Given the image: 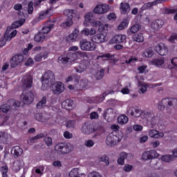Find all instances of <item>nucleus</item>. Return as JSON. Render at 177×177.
<instances>
[{
  "mask_svg": "<svg viewBox=\"0 0 177 177\" xmlns=\"http://www.w3.org/2000/svg\"><path fill=\"white\" fill-rule=\"evenodd\" d=\"M128 24H129V18H124L122 22L118 26V30H124V28H127L128 27Z\"/></svg>",
  "mask_w": 177,
  "mask_h": 177,
  "instance_id": "obj_41",
  "label": "nucleus"
},
{
  "mask_svg": "<svg viewBox=\"0 0 177 177\" xmlns=\"http://www.w3.org/2000/svg\"><path fill=\"white\" fill-rule=\"evenodd\" d=\"M169 42H171V44L177 42V34L172 35L169 39Z\"/></svg>",
  "mask_w": 177,
  "mask_h": 177,
  "instance_id": "obj_62",
  "label": "nucleus"
},
{
  "mask_svg": "<svg viewBox=\"0 0 177 177\" xmlns=\"http://www.w3.org/2000/svg\"><path fill=\"white\" fill-rule=\"evenodd\" d=\"M23 60H24V57L22 55H16L14 56L10 61V66L12 68L17 67V66H19V64H20Z\"/></svg>",
  "mask_w": 177,
  "mask_h": 177,
  "instance_id": "obj_16",
  "label": "nucleus"
},
{
  "mask_svg": "<svg viewBox=\"0 0 177 177\" xmlns=\"http://www.w3.org/2000/svg\"><path fill=\"white\" fill-rule=\"evenodd\" d=\"M160 154L156 150L146 151L142 153V158L144 161H149V160H153L157 158Z\"/></svg>",
  "mask_w": 177,
  "mask_h": 177,
  "instance_id": "obj_13",
  "label": "nucleus"
},
{
  "mask_svg": "<svg viewBox=\"0 0 177 177\" xmlns=\"http://www.w3.org/2000/svg\"><path fill=\"white\" fill-rule=\"evenodd\" d=\"M122 139V136H117L113 133H110L106 138V145L108 146H115L117 143H120Z\"/></svg>",
  "mask_w": 177,
  "mask_h": 177,
  "instance_id": "obj_12",
  "label": "nucleus"
},
{
  "mask_svg": "<svg viewBox=\"0 0 177 177\" xmlns=\"http://www.w3.org/2000/svg\"><path fill=\"white\" fill-rule=\"evenodd\" d=\"M150 64L152 66H156V67H161L164 64V59H156L150 62Z\"/></svg>",
  "mask_w": 177,
  "mask_h": 177,
  "instance_id": "obj_42",
  "label": "nucleus"
},
{
  "mask_svg": "<svg viewBox=\"0 0 177 177\" xmlns=\"http://www.w3.org/2000/svg\"><path fill=\"white\" fill-rule=\"evenodd\" d=\"M100 161L102 162H105L106 165H109V158L106 156H102L100 158Z\"/></svg>",
  "mask_w": 177,
  "mask_h": 177,
  "instance_id": "obj_61",
  "label": "nucleus"
},
{
  "mask_svg": "<svg viewBox=\"0 0 177 177\" xmlns=\"http://www.w3.org/2000/svg\"><path fill=\"white\" fill-rule=\"evenodd\" d=\"M49 23L50 22H47V26H44L40 32L41 33L44 34V35H46V38H48V33L52 30V28L53 27V24Z\"/></svg>",
  "mask_w": 177,
  "mask_h": 177,
  "instance_id": "obj_31",
  "label": "nucleus"
},
{
  "mask_svg": "<svg viewBox=\"0 0 177 177\" xmlns=\"http://www.w3.org/2000/svg\"><path fill=\"white\" fill-rule=\"evenodd\" d=\"M64 14L67 16L69 19L66 20V22L61 24V27L62 28H67V27H71V26H73V17L80 19V14L73 10H66L64 12Z\"/></svg>",
  "mask_w": 177,
  "mask_h": 177,
  "instance_id": "obj_7",
  "label": "nucleus"
},
{
  "mask_svg": "<svg viewBox=\"0 0 177 177\" xmlns=\"http://www.w3.org/2000/svg\"><path fill=\"white\" fill-rule=\"evenodd\" d=\"M149 136L150 138H153L154 139H160V138L164 137V133L159 132L157 130H150Z\"/></svg>",
  "mask_w": 177,
  "mask_h": 177,
  "instance_id": "obj_30",
  "label": "nucleus"
},
{
  "mask_svg": "<svg viewBox=\"0 0 177 177\" xmlns=\"http://www.w3.org/2000/svg\"><path fill=\"white\" fill-rule=\"evenodd\" d=\"M104 76V69H100L95 75L97 80H102Z\"/></svg>",
  "mask_w": 177,
  "mask_h": 177,
  "instance_id": "obj_53",
  "label": "nucleus"
},
{
  "mask_svg": "<svg viewBox=\"0 0 177 177\" xmlns=\"http://www.w3.org/2000/svg\"><path fill=\"white\" fill-rule=\"evenodd\" d=\"M138 62V58L136 57H131L129 60L125 61L126 64H133Z\"/></svg>",
  "mask_w": 177,
  "mask_h": 177,
  "instance_id": "obj_55",
  "label": "nucleus"
},
{
  "mask_svg": "<svg viewBox=\"0 0 177 177\" xmlns=\"http://www.w3.org/2000/svg\"><path fill=\"white\" fill-rule=\"evenodd\" d=\"M118 122L119 124H121L122 125L124 124H127L128 122V117L125 115H122L118 117Z\"/></svg>",
  "mask_w": 177,
  "mask_h": 177,
  "instance_id": "obj_49",
  "label": "nucleus"
},
{
  "mask_svg": "<svg viewBox=\"0 0 177 177\" xmlns=\"http://www.w3.org/2000/svg\"><path fill=\"white\" fill-rule=\"evenodd\" d=\"M127 113L132 117H140L142 120H147V121H150V118H151V114L149 113V112L141 111L139 109H135L133 107H129Z\"/></svg>",
  "mask_w": 177,
  "mask_h": 177,
  "instance_id": "obj_6",
  "label": "nucleus"
},
{
  "mask_svg": "<svg viewBox=\"0 0 177 177\" xmlns=\"http://www.w3.org/2000/svg\"><path fill=\"white\" fill-rule=\"evenodd\" d=\"M133 41H135L136 42H143V41H145L143 34L139 33L134 35L133 36Z\"/></svg>",
  "mask_w": 177,
  "mask_h": 177,
  "instance_id": "obj_44",
  "label": "nucleus"
},
{
  "mask_svg": "<svg viewBox=\"0 0 177 177\" xmlns=\"http://www.w3.org/2000/svg\"><path fill=\"white\" fill-rule=\"evenodd\" d=\"M127 41V36L124 35H116L109 41V44H122Z\"/></svg>",
  "mask_w": 177,
  "mask_h": 177,
  "instance_id": "obj_18",
  "label": "nucleus"
},
{
  "mask_svg": "<svg viewBox=\"0 0 177 177\" xmlns=\"http://www.w3.org/2000/svg\"><path fill=\"white\" fill-rule=\"evenodd\" d=\"M55 150L57 154H67L73 150V148L71 145L58 144L55 146Z\"/></svg>",
  "mask_w": 177,
  "mask_h": 177,
  "instance_id": "obj_10",
  "label": "nucleus"
},
{
  "mask_svg": "<svg viewBox=\"0 0 177 177\" xmlns=\"http://www.w3.org/2000/svg\"><path fill=\"white\" fill-rule=\"evenodd\" d=\"M138 86L141 93H146L147 92L148 85L143 82H138Z\"/></svg>",
  "mask_w": 177,
  "mask_h": 177,
  "instance_id": "obj_43",
  "label": "nucleus"
},
{
  "mask_svg": "<svg viewBox=\"0 0 177 177\" xmlns=\"http://www.w3.org/2000/svg\"><path fill=\"white\" fill-rule=\"evenodd\" d=\"M96 29L95 28H91V29L88 28H84L81 30V35H85L86 37H92L91 41L94 44H103L107 41L106 35L104 33H98L96 35Z\"/></svg>",
  "mask_w": 177,
  "mask_h": 177,
  "instance_id": "obj_2",
  "label": "nucleus"
},
{
  "mask_svg": "<svg viewBox=\"0 0 177 177\" xmlns=\"http://www.w3.org/2000/svg\"><path fill=\"white\" fill-rule=\"evenodd\" d=\"M11 153H12L15 157H19V156L23 154V149L19 146H15L12 148Z\"/></svg>",
  "mask_w": 177,
  "mask_h": 177,
  "instance_id": "obj_32",
  "label": "nucleus"
},
{
  "mask_svg": "<svg viewBox=\"0 0 177 177\" xmlns=\"http://www.w3.org/2000/svg\"><path fill=\"white\" fill-rule=\"evenodd\" d=\"M24 23H26V19H19L17 21H15L11 26H10L12 29L13 28H19V27H21V26H23V24H24Z\"/></svg>",
  "mask_w": 177,
  "mask_h": 177,
  "instance_id": "obj_39",
  "label": "nucleus"
},
{
  "mask_svg": "<svg viewBox=\"0 0 177 177\" xmlns=\"http://www.w3.org/2000/svg\"><path fill=\"white\" fill-rule=\"evenodd\" d=\"M84 145L86 146V147H93V146L95 145V142L92 140H88L85 141Z\"/></svg>",
  "mask_w": 177,
  "mask_h": 177,
  "instance_id": "obj_59",
  "label": "nucleus"
},
{
  "mask_svg": "<svg viewBox=\"0 0 177 177\" xmlns=\"http://www.w3.org/2000/svg\"><path fill=\"white\" fill-rule=\"evenodd\" d=\"M80 48L81 50L93 52L96 49V44L92 41H90L86 39H83L80 41Z\"/></svg>",
  "mask_w": 177,
  "mask_h": 177,
  "instance_id": "obj_8",
  "label": "nucleus"
},
{
  "mask_svg": "<svg viewBox=\"0 0 177 177\" xmlns=\"http://www.w3.org/2000/svg\"><path fill=\"white\" fill-rule=\"evenodd\" d=\"M164 26V21L161 19H158L156 21H153L151 24V27L153 30H160Z\"/></svg>",
  "mask_w": 177,
  "mask_h": 177,
  "instance_id": "obj_28",
  "label": "nucleus"
},
{
  "mask_svg": "<svg viewBox=\"0 0 177 177\" xmlns=\"http://www.w3.org/2000/svg\"><path fill=\"white\" fill-rule=\"evenodd\" d=\"M92 17H93V12H87L84 15V26L88 27L89 24L92 27H98V31L100 32H103V31H109V28H111V26L109 24H103L100 21H92Z\"/></svg>",
  "mask_w": 177,
  "mask_h": 177,
  "instance_id": "obj_3",
  "label": "nucleus"
},
{
  "mask_svg": "<svg viewBox=\"0 0 177 177\" xmlns=\"http://www.w3.org/2000/svg\"><path fill=\"white\" fill-rule=\"evenodd\" d=\"M34 3L30 1L28 5V15H32L34 12Z\"/></svg>",
  "mask_w": 177,
  "mask_h": 177,
  "instance_id": "obj_54",
  "label": "nucleus"
},
{
  "mask_svg": "<svg viewBox=\"0 0 177 177\" xmlns=\"http://www.w3.org/2000/svg\"><path fill=\"white\" fill-rule=\"evenodd\" d=\"M95 131L96 130L92 127V125L88 124L87 123L84 124L82 127V132L85 135L93 133V132H95Z\"/></svg>",
  "mask_w": 177,
  "mask_h": 177,
  "instance_id": "obj_22",
  "label": "nucleus"
},
{
  "mask_svg": "<svg viewBox=\"0 0 177 177\" xmlns=\"http://www.w3.org/2000/svg\"><path fill=\"white\" fill-rule=\"evenodd\" d=\"M10 104V105H9ZM12 106H15V107H19L20 106V102L15 100H10L8 102V104H3L0 106V113L2 111L3 113H8Z\"/></svg>",
  "mask_w": 177,
  "mask_h": 177,
  "instance_id": "obj_11",
  "label": "nucleus"
},
{
  "mask_svg": "<svg viewBox=\"0 0 177 177\" xmlns=\"http://www.w3.org/2000/svg\"><path fill=\"white\" fill-rule=\"evenodd\" d=\"M62 109L65 110H73L74 109V101L72 100H66L62 103Z\"/></svg>",
  "mask_w": 177,
  "mask_h": 177,
  "instance_id": "obj_25",
  "label": "nucleus"
},
{
  "mask_svg": "<svg viewBox=\"0 0 177 177\" xmlns=\"http://www.w3.org/2000/svg\"><path fill=\"white\" fill-rule=\"evenodd\" d=\"M51 91H53V93L55 95H60L62 92H64V84L62 82H57L53 86L51 85L50 87Z\"/></svg>",
  "mask_w": 177,
  "mask_h": 177,
  "instance_id": "obj_14",
  "label": "nucleus"
},
{
  "mask_svg": "<svg viewBox=\"0 0 177 177\" xmlns=\"http://www.w3.org/2000/svg\"><path fill=\"white\" fill-rule=\"evenodd\" d=\"M161 160L164 161V162H171L174 161V156L171 155H164L161 157Z\"/></svg>",
  "mask_w": 177,
  "mask_h": 177,
  "instance_id": "obj_51",
  "label": "nucleus"
},
{
  "mask_svg": "<svg viewBox=\"0 0 177 177\" xmlns=\"http://www.w3.org/2000/svg\"><path fill=\"white\" fill-rule=\"evenodd\" d=\"M46 35H44L43 33H41V32H39L38 33V35H36L35 36V41L36 42H44V41H45V39H46Z\"/></svg>",
  "mask_w": 177,
  "mask_h": 177,
  "instance_id": "obj_40",
  "label": "nucleus"
},
{
  "mask_svg": "<svg viewBox=\"0 0 177 177\" xmlns=\"http://www.w3.org/2000/svg\"><path fill=\"white\" fill-rule=\"evenodd\" d=\"M76 84L77 85V88L82 89L88 86V80L86 79L82 80L80 81L77 80Z\"/></svg>",
  "mask_w": 177,
  "mask_h": 177,
  "instance_id": "obj_36",
  "label": "nucleus"
},
{
  "mask_svg": "<svg viewBox=\"0 0 177 177\" xmlns=\"http://www.w3.org/2000/svg\"><path fill=\"white\" fill-rule=\"evenodd\" d=\"M46 105V97L43 96L41 100L37 104V109H43Z\"/></svg>",
  "mask_w": 177,
  "mask_h": 177,
  "instance_id": "obj_48",
  "label": "nucleus"
},
{
  "mask_svg": "<svg viewBox=\"0 0 177 177\" xmlns=\"http://www.w3.org/2000/svg\"><path fill=\"white\" fill-rule=\"evenodd\" d=\"M165 106H177L176 98H165L158 103V108L159 110H162Z\"/></svg>",
  "mask_w": 177,
  "mask_h": 177,
  "instance_id": "obj_9",
  "label": "nucleus"
},
{
  "mask_svg": "<svg viewBox=\"0 0 177 177\" xmlns=\"http://www.w3.org/2000/svg\"><path fill=\"white\" fill-rule=\"evenodd\" d=\"M13 167L15 171H20V169L24 167V162L21 160H16L14 162Z\"/></svg>",
  "mask_w": 177,
  "mask_h": 177,
  "instance_id": "obj_37",
  "label": "nucleus"
},
{
  "mask_svg": "<svg viewBox=\"0 0 177 177\" xmlns=\"http://www.w3.org/2000/svg\"><path fill=\"white\" fill-rule=\"evenodd\" d=\"M111 93H113V91H105L101 97H93L90 103H100V102H103L104 100V97H106L107 95H110Z\"/></svg>",
  "mask_w": 177,
  "mask_h": 177,
  "instance_id": "obj_23",
  "label": "nucleus"
},
{
  "mask_svg": "<svg viewBox=\"0 0 177 177\" xmlns=\"http://www.w3.org/2000/svg\"><path fill=\"white\" fill-rule=\"evenodd\" d=\"M78 56L80 57H86L88 54L82 51H77L75 53H69L67 55H62L59 57L58 60L59 62H61L62 64H68L77 60Z\"/></svg>",
  "mask_w": 177,
  "mask_h": 177,
  "instance_id": "obj_4",
  "label": "nucleus"
},
{
  "mask_svg": "<svg viewBox=\"0 0 177 177\" xmlns=\"http://www.w3.org/2000/svg\"><path fill=\"white\" fill-rule=\"evenodd\" d=\"M153 55L154 52L153 51V49L151 48H149L145 50L142 54V56L143 57H153Z\"/></svg>",
  "mask_w": 177,
  "mask_h": 177,
  "instance_id": "obj_46",
  "label": "nucleus"
},
{
  "mask_svg": "<svg viewBox=\"0 0 177 177\" xmlns=\"http://www.w3.org/2000/svg\"><path fill=\"white\" fill-rule=\"evenodd\" d=\"M147 68V66L144 65L138 67V70L140 74H143V73H146Z\"/></svg>",
  "mask_w": 177,
  "mask_h": 177,
  "instance_id": "obj_63",
  "label": "nucleus"
},
{
  "mask_svg": "<svg viewBox=\"0 0 177 177\" xmlns=\"http://www.w3.org/2000/svg\"><path fill=\"white\" fill-rule=\"evenodd\" d=\"M110 57H111V55L107 53V54H101L100 56H98L97 57V60L98 62H102V60H103V62L106 61V60H109L110 59Z\"/></svg>",
  "mask_w": 177,
  "mask_h": 177,
  "instance_id": "obj_47",
  "label": "nucleus"
},
{
  "mask_svg": "<svg viewBox=\"0 0 177 177\" xmlns=\"http://www.w3.org/2000/svg\"><path fill=\"white\" fill-rule=\"evenodd\" d=\"M78 34H80V30L78 29H75L73 32L66 37V41H72L73 42L77 41Z\"/></svg>",
  "mask_w": 177,
  "mask_h": 177,
  "instance_id": "obj_27",
  "label": "nucleus"
},
{
  "mask_svg": "<svg viewBox=\"0 0 177 177\" xmlns=\"http://www.w3.org/2000/svg\"><path fill=\"white\" fill-rule=\"evenodd\" d=\"M7 138H9V134L3 131H0V140H5Z\"/></svg>",
  "mask_w": 177,
  "mask_h": 177,
  "instance_id": "obj_57",
  "label": "nucleus"
},
{
  "mask_svg": "<svg viewBox=\"0 0 177 177\" xmlns=\"http://www.w3.org/2000/svg\"><path fill=\"white\" fill-rule=\"evenodd\" d=\"M88 177H102V175L97 171H92L88 174Z\"/></svg>",
  "mask_w": 177,
  "mask_h": 177,
  "instance_id": "obj_60",
  "label": "nucleus"
},
{
  "mask_svg": "<svg viewBox=\"0 0 177 177\" xmlns=\"http://www.w3.org/2000/svg\"><path fill=\"white\" fill-rule=\"evenodd\" d=\"M133 129L136 131V132H140V131H143V126L140 124H135L133 126Z\"/></svg>",
  "mask_w": 177,
  "mask_h": 177,
  "instance_id": "obj_56",
  "label": "nucleus"
},
{
  "mask_svg": "<svg viewBox=\"0 0 177 177\" xmlns=\"http://www.w3.org/2000/svg\"><path fill=\"white\" fill-rule=\"evenodd\" d=\"M48 51L44 52V53H41L40 54H37L35 57V60L36 62H41V60H42V59H48Z\"/></svg>",
  "mask_w": 177,
  "mask_h": 177,
  "instance_id": "obj_38",
  "label": "nucleus"
},
{
  "mask_svg": "<svg viewBox=\"0 0 177 177\" xmlns=\"http://www.w3.org/2000/svg\"><path fill=\"white\" fill-rule=\"evenodd\" d=\"M71 81H74V82H77V81H80V76L71 75V76H68L66 78V82H71Z\"/></svg>",
  "mask_w": 177,
  "mask_h": 177,
  "instance_id": "obj_50",
  "label": "nucleus"
},
{
  "mask_svg": "<svg viewBox=\"0 0 177 177\" xmlns=\"http://www.w3.org/2000/svg\"><path fill=\"white\" fill-rule=\"evenodd\" d=\"M86 62H83L80 64V66L76 68V73H84L87 68Z\"/></svg>",
  "mask_w": 177,
  "mask_h": 177,
  "instance_id": "obj_45",
  "label": "nucleus"
},
{
  "mask_svg": "<svg viewBox=\"0 0 177 177\" xmlns=\"http://www.w3.org/2000/svg\"><path fill=\"white\" fill-rule=\"evenodd\" d=\"M90 118L91 120H97L99 118V113L97 112H92L90 114Z\"/></svg>",
  "mask_w": 177,
  "mask_h": 177,
  "instance_id": "obj_58",
  "label": "nucleus"
},
{
  "mask_svg": "<svg viewBox=\"0 0 177 177\" xmlns=\"http://www.w3.org/2000/svg\"><path fill=\"white\" fill-rule=\"evenodd\" d=\"M110 7L107 4H99L93 10V13L95 15H104L107 13Z\"/></svg>",
  "mask_w": 177,
  "mask_h": 177,
  "instance_id": "obj_15",
  "label": "nucleus"
},
{
  "mask_svg": "<svg viewBox=\"0 0 177 177\" xmlns=\"http://www.w3.org/2000/svg\"><path fill=\"white\" fill-rule=\"evenodd\" d=\"M120 10L122 15H128V13L131 12V7L129 6V3L122 2L120 3Z\"/></svg>",
  "mask_w": 177,
  "mask_h": 177,
  "instance_id": "obj_24",
  "label": "nucleus"
},
{
  "mask_svg": "<svg viewBox=\"0 0 177 177\" xmlns=\"http://www.w3.org/2000/svg\"><path fill=\"white\" fill-rule=\"evenodd\" d=\"M114 117H115V113H114L113 109H108L104 113V118L107 122H113L114 121Z\"/></svg>",
  "mask_w": 177,
  "mask_h": 177,
  "instance_id": "obj_19",
  "label": "nucleus"
},
{
  "mask_svg": "<svg viewBox=\"0 0 177 177\" xmlns=\"http://www.w3.org/2000/svg\"><path fill=\"white\" fill-rule=\"evenodd\" d=\"M55 82V74L50 71H47L41 77V90L46 91Z\"/></svg>",
  "mask_w": 177,
  "mask_h": 177,
  "instance_id": "obj_5",
  "label": "nucleus"
},
{
  "mask_svg": "<svg viewBox=\"0 0 177 177\" xmlns=\"http://www.w3.org/2000/svg\"><path fill=\"white\" fill-rule=\"evenodd\" d=\"M69 177H81V176H85L84 174H80V170L77 168L73 169L68 174Z\"/></svg>",
  "mask_w": 177,
  "mask_h": 177,
  "instance_id": "obj_34",
  "label": "nucleus"
},
{
  "mask_svg": "<svg viewBox=\"0 0 177 177\" xmlns=\"http://www.w3.org/2000/svg\"><path fill=\"white\" fill-rule=\"evenodd\" d=\"M0 171L2 174V177H8V166L5 165L4 166H2L0 169Z\"/></svg>",
  "mask_w": 177,
  "mask_h": 177,
  "instance_id": "obj_52",
  "label": "nucleus"
},
{
  "mask_svg": "<svg viewBox=\"0 0 177 177\" xmlns=\"http://www.w3.org/2000/svg\"><path fill=\"white\" fill-rule=\"evenodd\" d=\"M10 30H12L10 26H8L7 28V30L6 31L5 33V38L6 39H8V41H11L12 38H15V37H16V35H17V30H15L12 32H10ZM10 32V34L9 35H8V34H9Z\"/></svg>",
  "mask_w": 177,
  "mask_h": 177,
  "instance_id": "obj_26",
  "label": "nucleus"
},
{
  "mask_svg": "<svg viewBox=\"0 0 177 177\" xmlns=\"http://www.w3.org/2000/svg\"><path fill=\"white\" fill-rule=\"evenodd\" d=\"M128 156H130V155L125 152L120 153V156L118 159V164H119V165H124L125 158H127Z\"/></svg>",
  "mask_w": 177,
  "mask_h": 177,
  "instance_id": "obj_35",
  "label": "nucleus"
},
{
  "mask_svg": "<svg viewBox=\"0 0 177 177\" xmlns=\"http://www.w3.org/2000/svg\"><path fill=\"white\" fill-rule=\"evenodd\" d=\"M156 50L158 55L160 56H165L168 53V48L165 46V44L162 43H159L156 47Z\"/></svg>",
  "mask_w": 177,
  "mask_h": 177,
  "instance_id": "obj_20",
  "label": "nucleus"
},
{
  "mask_svg": "<svg viewBox=\"0 0 177 177\" xmlns=\"http://www.w3.org/2000/svg\"><path fill=\"white\" fill-rule=\"evenodd\" d=\"M23 93L21 95V100L24 104H30L34 102V93L30 91L26 92L27 88L32 86V77L30 75L24 76L21 80Z\"/></svg>",
  "mask_w": 177,
  "mask_h": 177,
  "instance_id": "obj_1",
  "label": "nucleus"
},
{
  "mask_svg": "<svg viewBox=\"0 0 177 177\" xmlns=\"http://www.w3.org/2000/svg\"><path fill=\"white\" fill-rule=\"evenodd\" d=\"M66 128H73V127L75 125V122L73 120H69L66 124Z\"/></svg>",
  "mask_w": 177,
  "mask_h": 177,
  "instance_id": "obj_64",
  "label": "nucleus"
},
{
  "mask_svg": "<svg viewBox=\"0 0 177 177\" xmlns=\"http://www.w3.org/2000/svg\"><path fill=\"white\" fill-rule=\"evenodd\" d=\"M140 30V25L135 24L133 25L129 30H127L128 35H132V34H136L138 31Z\"/></svg>",
  "mask_w": 177,
  "mask_h": 177,
  "instance_id": "obj_33",
  "label": "nucleus"
},
{
  "mask_svg": "<svg viewBox=\"0 0 177 177\" xmlns=\"http://www.w3.org/2000/svg\"><path fill=\"white\" fill-rule=\"evenodd\" d=\"M35 118L37 120V121H39V122H46V121H48V120H49V115H46V113H37L35 115Z\"/></svg>",
  "mask_w": 177,
  "mask_h": 177,
  "instance_id": "obj_29",
  "label": "nucleus"
},
{
  "mask_svg": "<svg viewBox=\"0 0 177 177\" xmlns=\"http://www.w3.org/2000/svg\"><path fill=\"white\" fill-rule=\"evenodd\" d=\"M168 0H156L153 2L147 3L143 5L141 8V10H146V9H150V8H153V6H156V5H158V3H163V2H167Z\"/></svg>",
  "mask_w": 177,
  "mask_h": 177,
  "instance_id": "obj_21",
  "label": "nucleus"
},
{
  "mask_svg": "<svg viewBox=\"0 0 177 177\" xmlns=\"http://www.w3.org/2000/svg\"><path fill=\"white\" fill-rule=\"evenodd\" d=\"M53 15V8L50 7V8L40 12L39 15V20H45V19H49Z\"/></svg>",
  "mask_w": 177,
  "mask_h": 177,
  "instance_id": "obj_17",
  "label": "nucleus"
}]
</instances>
